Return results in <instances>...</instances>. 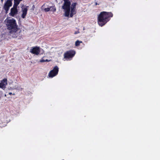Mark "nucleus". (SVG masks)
<instances>
[{
    "label": "nucleus",
    "mask_w": 160,
    "mask_h": 160,
    "mask_svg": "<svg viewBox=\"0 0 160 160\" xmlns=\"http://www.w3.org/2000/svg\"><path fill=\"white\" fill-rule=\"evenodd\" d=\"M64 3L62 6V8L65 11V15L68 17L70 15L72 17L76 13V9H70L71 2L70 0H63Z\"/></svg>",
    "instance_id": "1"
},
{
    "label": "nucleus",
    "mask_w": 160,
    "mask_h": 160,
    "mask_svg": "<svg viewBox=\"0 0 160 160\" xmlns=\"http://www.w3.org/2000/svg\"><path fill=\"white\" fill-rule=\"evenodd\" d=\"M5 22L7 29L9 31V33L16 32L18 30L16 21H7Z\"/></svg>",
    "instance_id": "2"
},
{
    "label": "nucleus",
    "mask_w": 160,
    "mask_h": 160,
    "mask_svg": "<svg viewBox=\"0 0 160 160\" xmlns=\"http://www.w3.org/2000/svg\"><path fill=\"white\" fill-rule=\"evenodd\" d=\"M113 14L111 12L103 11L101 12L99 15L98 18V20H109L110 18L113 17Z\"/></svg>",
    "instance_id": "3"
},
{
    "label": "nucleus",
    "mask_w": 160,
    "mask_h": 160,
    "mask_svg": "<svg viewBox=\"0 0 160 160\" xmlns=\"http://www.w3.org/2000/svg\"><path fill=\"white\" fill-rule=\"evenodd\" d=\"M76 53L74 50H70L66 51L64 54V58L66 59L72 58Z\"/></svg>",
    "instance_id": "4"
},
{
    "label": "nucleus",
    "mask_w": 160,
    "mask_h": 160,
    "mask_svg": "<svg viewBox=\"0 0 160 160\" xmlns=\"http://www.w3.org/2000/svg\"><path fill=\"white\" fill-rule=\"evenodd\" d=\"M58 71L59 68L57 66H56L52 70L50 71L48 74V76L50 78H52L58 74Z\"/></svg>",
    "instance_id": "5"
},
{
    "label": "nucleus",
    "mask_w": 160,
    "mask_h": 160,
    "mask_svg": "<svg viewBox=\"0 0 160 160\" xmlns=\"http://www.w3.org/2000/svg\"><path fill=\"white\" fill-rule=\"evenodd\" d=\"M30 52L33 54L38 55L40 52V47L38 46L32 47L30 49Z\"/></svg>",
    "instance_id": "6"
},
{
    "label": "nucleus",
    "mask_w": 160,
    "mask_h": 160,
    "mask_svg": "<svg viewBox=\"0 0 160 160\" xmlns=\"http://www.w3.org/2000/svg\"><path fill=\"white\" fill-rule=\"evenodd\" d=\"M12 0H7L3 6V8L6 12L8 11L10 7L12 5Z\"/></svg>",
    "instance_id": "7"
},
{
    "label": "nucleus",
    "mask_w": 160,
    "mask_h": 160,
    "mask_svg": "<svg viewBox=\"0 0 160 160\" xmlns=\"http://www.w3.org/2000/svg\"><path fill=\"white\" fill-rule=\"evenodd\" d=\"M18 12V10L17 8H13L11 9L10 12L9 14L12 16H14L15 14L17 13Z\"/></svg>",
    "instance_id": "8"
},
{
    "label": "nucleus",
    "mask_w": 160,
    "mask_h": 160,
    "mask_svg": "<svg viewBox=\"0 0 160 160\" xmlns=\"http://www.w3.org/2000/svg\"><path fill=\"white\" fill-rule=\"evenodd\" d=\"M27 11L28 9L26 8H22V14L21 16V17L22 18H25L27 14Z\"/></svg>",
    "instance_id": "9"
},
{
    "label": "nucleus",
    "mask_w": 160,
    "mask_h": 160,
    "mask_svg": "<svg viewBox=\"0 0 160 160\" xmlns=\"http://www.w3.org/2000/svg\"><path fill=\"white\" fill-rule=\"evenodd\" d=\"M22 0H14V4L13 8H17L18 5L19 4L20 2Z\"/></svg>",
    "instance_id": "10"
},
{
    "label": "nucleus",
    "mask_w": 160,
    "mask_h": 160,
    "mask_svg": "<svg viewBox=\"0 0 160 160\" xmlns=\"http://www.w3.org/2000/svg\"><path fill=\"white\" fill-rule=\"evenodd\" d=\"M98 25L101 26L102 27L107 22L106 21H98Z\"/></svg>",
    "instance_id": "11"
},
{
    "label": "nucleus",
    "mask_w": 160,
    "mask_h": 160,
    "mask_svg": "<svg viewBox=\"0 0 160 160\" xmlns=\"http://www.w3.org/2000/svg\"><path fill=\"white\" fill-rule=\"evenodd\" d=\"M77 3L76 2H73L71 4V6H70V9H76V6Z\"/></svg>",
    "instance_id": "12"
},
{
    "label": "nucleus",
    "mask_w": 160,
    "mask_h": 160,
    "mask_svg": "<svg viewBox=\"0 0 160 160\" xmlns=\"http://www.w3.org/2000/svg\"><path fill=\"white\" fill-rule=\"evenodd\" d=\"M51 11L54 12L56 11V8L54 5L50 7Z\"/></svg>",
    "instance_id": "13"
},
{
    "label": "nucleus",
    "mask_w": 160,
    "mask_h": 160,
    "mask_svg": "<svg viewBox=\"0 0 160 160\" xmlns=\"http://www.w3.org/2000/svg\"><path fill=\"white\" fill-rule=\"evenodd\" d=\"M82 43V41H79V40H77L75 42V45L76 46H79L80 45V43Z\"/></svg>",
    "instance_id": "14"
},
{
    "label": "nucleus",
    "mask_w": 160,
    "mask_h": 160,
    "mask_svg": "<svg viewBox=\"0 0 160 160\" xmlns=\"http://www.w3.org/2000/svg\"><path fill=\"white\" fill-rule=\"evenodd\" d=\"M2 83H5L6 84H7V79L6 78H4L1 81V82Z\"/></svg>",
    "instance_id": "15"
},
{
    "label": "nucleus",
    "mask_w": 160,
    "mask_h": 160,
    "mask_svg": "<svg viewBox=\"0 0 160 160\" xmlns=\"http://www.w3.org/2000/svg\"><path fill=\"white\" fill-rule=\"evenodd\" d=\"M44 10L45 12H48L50 11V7L49 8H45Z\"/></svg>",
    "instance_id": "16"
},
{
    "label": "nucleus",
    "mask_w": 160,
    "mask_h": 160,
    "mask_svg": "<svg viewBox=\"0 0 160 160\" xmlns=\"http://www.w3.org/2000/svg\"><path fill=\"white\" fill-rule=\"evenodd\" d=\"M5 85V84L2 83L1 82L0 83V88H3L4 86Z\"/></svg>",
    "instance_id": "17"
},
{
    "label": "nucleus",
    "mask_w": 160,
    "mask_h": 160,
    "mask_svg": "<svg viewBox=\"0 0 160 160\" xmlns=\"http://www.w3.org/2000/svg\"><path fill=\"white\" fill-rule=\"evenodd\" d=\"M80 33V32L79 31V29H78V31H75L74 33V34H77L78 33Z\"/></svg>",
    "instance_id": "18"
},
{
    "label": "nucleus",
    "mask_w": 160,
    "mask_h": 160,
    "mask_svg": "<svg viewBox=\"0 0 160 160\" xmlns=\"http://www.w3.org/2000/svg\"><path fill=\"white\" fill-rule=\"evenodd\" d=\"M7 19H8V18H7L5 20H8V19L7 20ZM9 20H14L13 19H9Z\"/></svg>",
    "instance_id": "19"
},
{
    "label": "nucleus",
    "mask_w": 160,
    "mask_h": 160,
    "mask_svg": "<svg viewBox=\"0 0 160 160\" xmlns=\"http://www.w3.org/2000/svg\"><path fill=\"white\" fill-rule=\"evenodd\" d=\"M9 95H12V92H9Z\"/></svg>",
    "instance_id": "20"
},
{
    "label": "nucleus",
    "mask_w": 160,
    "mask_h": 160,
    "mask_svg": "<svg viewBox=\"0 0 160 160\" xmlns=\"http://www.w3.org/2000/svg\"><path fill=\"white\" fill-rule=\"evenodd\" d=\"M95 4H96V5H97V4H98V3H97V2H96V3Z\"/></svg>",
    "instance_id": "21"
},
{
    "label": "nucleus",
    "mask_w": 160,
    "mask_h": 160,
    "mask_svg": "<svg viewBox=\"0 0 160 160\" xmlns=\"http://www.w3.org/2000/svg\"><path fill=\"white\" fill-rule=\"evenodd\" d=\"M85 29V27H83V30H84Z\"/></svg>",
    "instance_id": "22"
}]
</instances>
